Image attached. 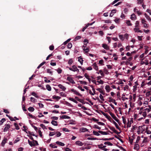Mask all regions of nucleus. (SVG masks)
I'll use <instances>...</instances> for the list:
<instances>
[{
  "instance_id": "nucleus-1",
  "label": "nucleus",
  "mask_w": 151,
  "mask_h": 151,
  "mask_svg": "<svg viewBox=\"0 0 151 151\" xmlns=\"http://www.w3.org/2000/svg\"><path fill=\"white\" fill-rule=\"evenodd\" d=\"M67 80L73 84H74L75 83L73 80V78L70 77H68L67 78Z\"/></svg>"
},
{
  "instance_id": "nucleus-2",
  "label": "nucleus",
  "mask_w": 151,
  "mask_h": 151,
  "mask_svg": "<svg viewBox=\"0 0 151 151\" xmlns=\"http://www.w3.org/2000/svg\"><path fill=\"white\" fill-rule=\"evenodd\" d=\"M6 127L4 129V132H6L8 129L10 128V124H5Z\"/></svg>"
},
{
  "instance_id": "nucleus-3",
  "label": "nucleus",
  "mask_w": 151,
  "mask_h": 151,
  "mask_svg": "<svg viewBox=\"0 0 151 151\" xmlns=\"http://www.w3.org/2000/svg\"><path fill=\"white\" fill-rule=\"evenodd\" d=\"M102 47L106 50H109V46L106 44H103L102 45Z\"/></svg>"
},
{
  "instance_id": "nucleus-4",
  "label": "nucleus",
  "mask_w": 151,
  "mask_h": 151,
  "mask_svg": "<svg viewBox=\"0 0 151 151\" xmlns=\"http://www.w3.org/2000/svg\"><path fill=\"white\" fill-rule=\"evenodd\" d=\"M58 86L59 87V88L62 89V90L63 91H65L66 89V88L63 86V85L61 84H59Z\"/></svg>"
},
{
  "instance_id": "nucleus-5",
  "label": "nucleus",
  "mask_w": 151,
  "mask_h": 151,
  "mask_svg": "<svg viewBox=\"0 0 151 151\" xmlns=\"http://www.w3.org/2000/svg\"><path fill=\"white\" fill-rule=\"evenodd\" d=\"M92 66L93 67V68L96 70H98V66L97 65V64L96 63H94L93 65Z\"/></svg>"
},
{
  "instance_id": "nucleus-6",
  "label": "nucleus",
  "mask_w": 151,
  "mask_h": 151,
  "mask_svg": "<svg viewBox=\"0 0 151 151\" xmlns=\"http://www.w3.org/2000/svg\"><path fill=\"white\" fill-rule=\"evenodd\" d=\"M113 123L115 125L116 128L118 129L119 130H121V128L119 126L117 123L115 122L114 120H113Z\"/></svg>"
},
{
  "instance_id": "nucleus-7",
  "label": "nucleus",
  "mask_w": 151,
  "mask_h": 151,
  "mask_svg": "<svg viewBox=\"0 0 151 151\" xmlns=\"http://www.w3.org/2000/svg\"><path fill=\"white\" fill-rule=\"evenodd\" d=\"M60 118L63 119H70V117L69 116H68L67 115H63L62 116H60Z\"/></svg>"
},
{
  "instance_id": "nucleus-8",
  "label": "nucleus",
  "mask_w": 151,
  "mask_h": 151,
  "mask_svg": "<svg viewBox=\"0 0 151 151\" xmlns=\"http://www.w3.org/2000/svg\"><path fill=\"white\" fill-rule=\"evenodd\" d=\"M7 140V139L6 138H5L2 142L1 143V146L3 147H4L5 145V144L6 142V141Z\"/></svg>"
},
{
  "instance_id": "nucleus-9",
  "label": "nucleus",
  "mask_w": 151,
  "mask_h": 151,
  "mask_svg": "<svg viewBox=\"0 0 151 151\" xmlns=\"http://www.w3.org/2000/svg\"><path fill=\"white\" fill-rule=\"evenodd\" d=\"M75 143L80 146H82L83 145V144L82 142L79 141H76Z\"/></svg>"
},
{
  "instance_id": "nucleus-10",
  "label": "nucleus",
  "mask_w": 151,
  "mask_h": 151,
  "mask_svg": "<svg viewBox=\"0 0 151 151\" xmlns=\"http://www.w3.org/2000/svg\"><path fill=\"white\" fill-rule=\"evenodd\" d=\"M137 17L134 14H132L131 17V19L133 20H134L136 19Z\"/></svg>"
},
{
  "instance_id": "nucleus-11",
  "label": "nucleus",
  "mask_w": 151,
  "mask_h": 151,
  "mask_svg": "<svg viewBox=\"0 0 151 151\" xmlns=\"http://www.w3.org/2000/svg\"><path fill=\"white\" fill-rule=\"evenodd\" d=\"M114 137H112L109 138H103L102 139H100V140H101L104 141H107V140H113L114 139Z\"/></svg>"
},
{
  "instance_id": "nucleus-12",
  "label": "nucleus",
  "mask_w": 151,
  "mask_h": 151,
  "mask_svg": "<svg viewBox=\"0 0 151 151\" xmlns=\"http://www.w3.org/2000/svg\"><path fill=\"white\" fill-rule=\"evenodd\" d=\"M80 131L82 132H85L88 131V130L85 128H82L80 129Z\"/></svg>"
},
{
  "instance_id": "nucleus-13",
  "label": "nucleus",
  "mask_w": 151,
  "mask_h": 151,
  "mask_svg": "<svg viewBox=\"0 0 151 151\" xmlns=\"http://www.w3.org/2000/svg\"><path fill=\"white\" fill-rule=\"evenodd\" d=\"M56 143L58 145H59L60 146H63L65 145V144L61 142H60L59 141H57L56 142Z\"/></svg>"
},
{
  "instance_id": "nucleus-14",
  "label": "nucleus",
  "mask_w": 151,
  "mask_h": 151,
  "mask_svg": "<svg viewBox=\"0 0 151 151\" xmlns=\"http://www.w3.org/2000/svg\"><path fill=\"white\" fill-rule=\"evenodd\" d=\"M72 68L73 69V70H74L73 72L77 71L78 72L79 71V70L77 68L76 66L75 65H73L72 66Z\"/></svg>"
},
{
  "instance_id": "nucleus-15",
  "label": "nucleus",
  "mask_w": 151,
  "mask_h": 151,
  "mask_svg": "<svg viewBox=\"0 0 151 151\" xmlns=\"http://www.w3.org/2000/svg\"><path fill=\"white\" fill-rule=\"evenodd\" d=\"M98 132L99 133L102 134L103 135H108V134H109V133H107L106 132H103V131H100V130L99 131H98Z\"/></svg>"
},
{
  "instance_id": "nucleus-16",
  "label": "nucleus",
  "mask_w": 151,
  "mask_h": 151,
  "mask_svg": "<svg viewBox=\"0 0 151 151\" xmlns=\"http://www.w3.org/2000/svg\"><path fill=\"white\" fill-rule=\"evenodd\" d=\"M96 90L98 91H99L100 93L102 94L103 95H104L105 94V93L104 92L101 90V89L99 88L96 89Z\"/></svg>"
},
{
  "instance_id": "nucleus-17",
  "label": "nucleus",
  "mask_w": 151,
  "mask_h": 151,
  "mask_svg": "<svg viewBox=\"0 0 151 151\" xmlns=\"http://www.w3.org/2000/svg\"><path fill=\"white\" fill-rule=\"evenodd\" d=\"M57 122L56 121L52 120L51 122V123L54 126H57L58 125Z\"/></svg>"
},
{
  "instance_id": "nucleus-18",
  "label": "nucleus",
  "mask_w": 151,
  "mask_h": 151,
  "mask_svg": "<svg viewBox=\"0 0 151 151\" xmlns=\"http://www.w3.org/2000/svg\"><path fill=\"white\" fill-rule=\"evenodd\" d=\"M109 113L114 119H116V117L115 116V115L114 114L112 113L111 111H109Z\"/></svg>"
},
{
  "instance_id": "nucleus-19",
  "label": "nucleus",
  "mask_w": 151,
  "mask_h": 151,
  "mask_svg": "<svg viewBox=\"0 0 151 151\" xmlns=\"http://www.w3.org/2000/svg\"><path fill=\"white\" fill-rule=\"evenodd\" d=\"M61 98V97L59 96H52V99H57L58 101Z\"/></svg>"
},
{
  "instance_id": "nucleus-20",
  "label": "nucleus",
  "mask_w": 151,
  "mask_h": 151,
  "mask_svg": "<svg viewBox=\"0 0 151 151\" xmlns=\"http://www.w3.org/2000/svg\"><path fill=\"white\" fill-rule=\"evenodd\" d=\"M69 99L71 101L76 104H77L78 103V102L76 100H75L74 99L72 98L69 97Z\"/></svg>"
},
{
  "instance_id": "nucleus-21",
  "label": "nucleus",
  "mask_w": 151,
  "mask_h": 151,
  "mask_svg": "<svg viewBox=\"0 0 151 151\" xmlns=\"http://www.w3.org/2000/svg\"><path fill=\"white\" fill-rule=\"evenodd\" d=\"M81 57H80L78 58V61L79 62H80V63H81V64L82 65L83 64V59L82 58H80Z\"/></svg>"
},
{
  "instance_id": "nucleus-22",
  "label": "nucleus",
  "mask_w": 151,
  "mask_h": 151,
  "mask_svg": "<svg viewBox=\"0 0 151 151\" xmlns=\"http://www.w3.org/2000/svg\"><path fill=\"white\" fill-rule=\"evenodd\" d=\"M109 128L110 130L113 131L114 133L115 132H116V130L114 127L109 126Z\"/></svg>"
},
{
  "instance_id": "nucleus-23",
  "label": "nucleus",
  "mask_w": 151,
  "mask_h": 151,
  "mask_svg": "<svg viewBox=\"0 0 151 151\" xmlns=\"http://www.w3.org/2000/svg\"><path fill=\"white\" fill-rule=\"evenodd\" d=\"M46 88L47 89L48 91H51V88L50 86L49 85H46Z\"/></svg>"
},
{
  "instance_id": "nucleus-24",
  "label": "nucleus",
  "mask_w": 151,
  "mask_h": 151,
  "mask_svg": "<svg viewBox=\"0 0 151 151\" xmlns=\"http://www.w3.org/2000/svg\"><path fill=\"white\" fill-rule=\"evenodd\" d=\"M28 110L30 111L33 112L34 111L35 109L32 107H30L28 108Z\"/></svg>"
},
{
  "instance_id": "nucleus-25",
  "label": "nucleus",
  "mask_w": 151,
  "mask_h": 151,
  "mask_svg": "<svg viewBox=\"0 0 151 151\" xmlns=\"http://www.w3.org/2000/svg\"><path fill=\"white\" fill-rule=\"evenodd\" d=\"M105 89L107 92H109L110 90V87L108 85H106L105 87Z\"/></svg>"
},
{
  "instance_id": "nucleus-26",
  "label": "nucleus",
  "mask_w": 151,
  "mask_h": 151,
  "mask_svg": "<svg viewBox=\"0 0 151 151\" xmlns=\"http://www.w3.org/2000/svg\"><path fill=\"white\" fill-rule=\"evenodd\" d=\"M74 94H76V95L80 96H82V95L80 93L78 92L76 90H75L74 92Z\"/></svg>"
},
{
  "instance_id": "nucleus-27",
  "label": "nucleus",
  "mask_w": 151,
  "mask_h": 151,
  "mask_svg": "<svg viewBox=\"0 0 151 151\" xmlns=\"http://www.w3.org/2000/svg\"><path fill=\"white\" fill-rule=\"evenodd\" d=\"M6 120V119L4 118H2L0 121V125L2 124L3 122Z\"/></svg>"
},
{
  "instance_id": "nucleus-28",
  "label": "nucleus",
  "mask_w": 151,
  "mask_h": 151,
  "mask_svg": "<svg viewBox=\"0 0 151 151\" xmlns=\"http://www.w3.org/2000/svg\"><path fill=\"white\" fill-rule=\"evenodd\" d=\"M104 144L106 145L109 146H112L113 145V144L109 142H105L104 143Z\"/></svg>"
},
{
  "instance_id": "nucleus-29",
  "label": "nucleus",
  "mask_w": 151,
  "mask_h": 151,
  "mask_svg": "<svg viewBox=\"0 0 151 151\" xmlns=\"http://www.w3.org/2000/svg\"><path fill=\"white\" fill-rule=\"evenodd\" d=\"M98 132H96L95 131H93V134L94 135H96V136H99L100 135V134Z\"/></svg>"
},
{
  "instance_id": "nucleus-30",
  "label": "nucleus",
  "mask_w": 151,
  "mask_h": 151,
  "mask_svg": "<svg viewBox=\"0 0 151 151\" xmlns=\"http://www.w3.org/2000/svg\"><path fill=\"white\" fill-rule=\"evenodd\" d=\"M56 133V137H58L60 136L61 135V134L59 132H56L55 134Z\"/></svg>"
},
{
  "instance_id": "nucleus-31",
  "label": "nucleus",
  "mask_w": 151,
  "mask_h": 151,
  "mask_svg": "<svg viewBox=\"0 0 151 151\" xmlns=\"http://www.w3.org/2000/svg\"><path fill=\"white\" fill-rule=\"evenodd\" d=\"M145 17L147 18V19H148V20L150 21H151V19L150 17L146 13H145Z\"/></svg>"
},
{
  "instance_id": "nucleus-32",
  "label": "nucleus",
  "mask_w": 151,
  "mask_h": 151,
  "mask_svg": "<svg viewBox=\"0 0 151 151\" xmlns=\"http://www.w3.org/2000/svg\"><path fill=\"white\" fill-rule=\"evenodd\" d=\"M81 38V36H76L74 40L75 41H76L80 39Z\"/></svg>"
},
{
  "instance_id": "nucleus-33",
  "label": "nucleus",
  "mask_w": 151,
  "mask_h": 151,
  "mask_svg": "<svg viewBox=\"0 0 151 151\" xmlns=\"http://www.w3.org/2000/svg\"><path fill=\"white\" fill-rule=\"evenodd\" d=\"M57 70L59 74L61 73L62 71V70L60 68H58Z\"/></svg>"
},
{
  "instance_id": "nucleus-34",
  "label": "nucleus",
  "mask_w": 151,
  "mask_h": 151,
  "mask_svg": "<svg viewBox=\"0 0 151 151\" xmlns=\"http://www.w3.org/2000/svg\"><path fill=\"white\" fill-rule=\"evenodd\" d=\"M14 125L15 126L16 129L17 130H19V127L17 123H14Z\"/></svg>"
},
{
  "instance_id": "nucleus-35",
  "label": "nucleus",
  "mask_w": 151,
  "mask_h": 151,
  "mask_svg": "<svg viewBox=\"0 0 151 151\" xmlns=\"http://www.w3.org/2000/svg\"><path fill=\"white\" fill-rule=\"evenodd\" d=\"M139 22L138 21H136L135 23V27L137 28L138 27H139Z\"/></svg>"
},
{
  "instance_id": "nucleus-36",
  "label": "nucleus",
  "mask_w": 151,
  "mask_h": 151,
  "mask_svg": "<svg viewBox=\"0 0 151 151\" xmlns=\"http://www.w3.org/2000/svg\"><path fill=\"white\" fill-rule=\"evenodd\" d=\"M72 45L71 43L69 42L68 45V48L69 49H70L72 47Z\"/></svg>"
},
{
  "instance_id": "nucleus-37",
  "label": "nucleus",
  "mask_w": 151,
  "mask_h": 151,
  "mask_svg": "<svg viewBox=\"0 0 151 151\" xmlns=\"http://www.w3.org/2000/svg\"><path fill=\"white\" fill-rule=\"evenodd\" d=\"M31 94L37 98H39V96L37 95L36 94L35 92H33L31 93Z\"/></svg>"
},
{
  "instance_id": "nucleus-38",
  "label": "nucleus",
  "mask_w": 151,
  "mask_h": 151,
  "mask_svg": "<svg viewBox=\"0 0 151 151\" xmlns=\"http://www.w3.org/2000/svg\"><path fill=\"white\" fill-rule=\"evenodd\" d=\"M104 72L106 74L108 75L109 74V73L108 72V70L106 68L104 69Z\"/></svg>"
},
{
  "instance_id": "nucleus-39",
  "label": "nucleus",
  "mask_w": 151,
  "mask_h": 151,
  "mask_svg": "<svg viewBox=\"0 0 151 151\" xmlns=\"http://www.w3.org/2000/svg\"><path fill=\"white\" fill-rule=\"evenodd\" d=\"M134 149L136 150H138L139 149V145L138 144H135L134 145Z\"/></svg>"
},
{
  "instance_id": "nucleus-40",
  "label": "nucleus",
  "mask_w": 151,
  "mask_h": 151,
  "mask_svg": "<svg viewBox=\"0 0 151 151\" xmlns=\"http://www.w3.org/2000/svg\"><path fill=\"white\" fill-rule=\"evenodd\" d=\"M55 132H50V133L49 134V136H52L55 134Z\"/></svg>"
},
{
  "instance_id": "nucleus-41",
  "label": "nucleus",
  "mask_w": 151,
  "mask_h": 151,
  "mask_svg": "<svg viewBox=\"0 0 151 151\" xmlns=\"http://www.w3.org/2000/svg\"><path fill=\"white\" fill-rule=\"evenodd\" d=\"M65 104L66 105H67L68 106L72 107V105L70 103H69V102H67V101H65Z\"/></svg>"
},
{
  "instance_id": "nucleus-42",
  "label": "nucleus",
  "mask_w": 151,
  "mask_h": 151,
  "mask_svg": "<svg viewBox=\"0 0 151 151\" xmlns=\"http://www.w3.org/2000/svg\"><path fill=\"white\" fill-rule=\"evenodd\" d=\"M73 63V61L72 59L71 58L69 60L68 63L69 65H71Z\"/></svg>"
},
{
  "instance_id": "nucleus-43",
  "label": "nucleus",
  "mask_w": 151,
  "mask_h": 151,
  "mask_svg": "<svg viewBox=\"0 0 151 151\" xmlns=\"http://www.w3.org/2000/svg\"><path fill=\"white\" fill-rule=\"evenodd\" d=\"M83 50L85 51L86 53H87L89 51V49L88 47H87L86 48H84Z\"/></svg>"
},
{
  "instance_id": "nucleus-44",
  "label": "nucleus",
  "mask_w": 151,
  "mask_h": 151,
  "mask_svg": "<svg viewBox=\"0 0 151 151\" xmlns=\"http://www.w3.org/2000/svg\"><path fill=\"white\" fill-rule=\"evenodd\" d=\"M119 37L121 40H124V37L123 35H119Z\"/></svg>"
},
{
  "instance_id": "nucleus-45",
  "label": "nucleus",
  "mask_w": 151,
  "mask_h": 151,
  "mask_svg": "<svg viewBox=\"0 0 151 151\" xmlns=\"http://www.w3.org/2000/svg\"><path fill=\"white\" fill-rule=\"evenodd\" d=\"M28 115L32 118L36 119V117L35 116H33L32 114H31L30 113H29Z\"/></svg>"
},
{
  "instance_id": "nucleus-46",
  "label": "nucleus",
  "mask_w": 151,
  "mask_h": 151,
  "mask_svg": "<svg viewBox=\"0 0 151 151\" xmlns=\"http://www.w3.org/2000/svg\"><path fill=\"white\" fill-rule=\"evenodd\" d=\"M79 82L81 84H83L84 85L87 84V83L85 81H79Z\"/></svg>"
},
{
  "instance_id": "nucleus-47",
  "label": "nucleus",
  "mask_w": 151,
  "mask_h": 151,
  "mask_svg": "<svg viewBox=\"0 0 151 151\" xmlns=\"http://www.w3.org/2000/svg\"><path fill=\"white\" fill-rule=\"evenodd\" d=\"M133 139H133L131 138L130 137H129V142H130V144L131 145L132 144V143H133Z\"/></svg>"
},
{
  "instance_id": "nucleus-48",
  "label": "nucleus",
  "mask_w": 151,
  "mask_h": 151,
  "mask_svg": "<svg viewBox=\"0 0 151 151\" xmlns=\"http://www.w3.org/2000/svg\"><path fill=\"white\" fill-rule=\"evenodd\" d=\"M71 39L69 38L66 41L64 42L63 44L64 45H66L68 43L70 40Z\"/></svg>"
},
{
  "instance_id": "nucleus-49",
  "label": "nucleus",
  "mask_w": 151,
  "mask_h": 151,
  "mask_svg": "<svg viewBox=\"0 0 151 151\" xmlns=\"http://www.w3.org/2000/svg\"><path fill=\"white\" fill-rule=\"evenodd\" d=\"M40 126L43 129H47V128H46V127L43 124H40Z\"/></svg>"
},
{
  "instance_id": "nucleus-50",
  "label": "nucleus",
  "mask_w": 151,
  "mask_h": 151,
  "mask_svg": "<svg viewBox=\"0 0 151 151\" xmlns=\"http://www.w3.org/2000/svg\"><path fill=\"white\" fill-rule=\"evenodd\" d=\"M47 73H49L51 74V75H52V72L51 71V70L50 69H47Z\"/></svg>"
},
{
  "instance_id": "nucleus-51",
  "label": "nucleus",
  "mask_w": 151,
  "mask_h": 151,
  "mask_svg": "<svg viewBox=\"0 0 151 151\" xmlns=\"http://www.w3.org/2000/svg\"><path fill=\"white\" fill-rule=\"evenodd\" d=\"M114 22L116 23H118L119 22L120 19L116 18L114 20Z\"/></svg>"
},
{
  "instance_id": "nucleus-52",
  "label": "nucleus",
  "mask_w": 151,
  "mask_h": 151,
  "mask_svg": "<svg viewBox=\"0 0 151 151\" xmlns=\"http://www.w3.org/2000/svg\"><path fill=\"white\" fill-rule=\"evenodd\" d=\"M126 22L128 26H131L132 25L130 20H127Z\"/></svg>"
},
{
  "instance_id": "nucleus-53",
  "label": "nucleus",
  "mask_w": 151,
  "mask_h": 151,
  "mask_svg": "<svg viewBox=\"0 0 151 151\" xmlns=\"http://www.w3.org/2000/svg\"><path fill=\"white\" fill-rule=\"evenodd\" d=\"M104 63V60H100L99 61V63L101 65H103L104 64H103Z\"/></svg>"
},
{
  "instance_id": "nucleus-54",
  "label": "nucleus",
  "mask_w": 151,
  "mask_h": 151,
  "mask_svg": "<svg viewBox=\"0 0 151 151\" xmlns=\"http://www.w3.org/2000/svg\"><path fill=\"white\" fill-rule=\"evenodd\" d=\"M87 139L88 140H95L97 139H98L96 138L88 137Z\"/></svg>"
},
{
  "instance_id": "nucleus-55",
  "label": "nucleus",
  "mask_w": 151,
  "mask_h": 151,
  "mask_svg": "<svg viewBox=\"0 0 151 151\" xmlns=\"http://www.w3.org/2000/svg\"><path fill=\"white\" fill-rule=\"evenodd\" d=\"M50 146L52 148H57V147L56 146H55L53 145L52 144H51L50 145Z\"/></svg>"
},
{
  "instance_id": "nucleus-56",
  "label": "nucleus",
  "mask_w": 151,
  "mask_h": 151,
  "mask_svg": "<svg viewBox=\"0 0 151 151\" xmlns=\"http://www.w3.org/2000/svg\"><path fill=\"white\" fill-rule=\"evenodd\" d=\"M49 49L51 50H53L54 49V46L53 45H51L49 47Z\"/></svg>"
},
{
  "instance_id": "nucleus-57",
  "label": "nucleus",
  "mask_w": 151,
  "mask_h": 151,
  "mask_svg": "<svg viewBox=\"0 0 151 151\" xmlns=\"http://www.w3.org/2000/svg\"><path fill=\"white\" fill-rule=\"evenodd\" d=\"M94 128H96V129H97L99 130H100L101 129V127H99L98 125H95L94 126Z\"/></svg>"
},
{
  "instance_id": "nucleus-58",
  "label": "nucleus",
  "mask_w": 151,
  "mask_h": 151,
  "mask_svg": "<svg viewBox=\"0 0 151 151\" xmlns=\"http://www.w3.org/2000/svg\"><path fill=\"white\" fill-rule=\"evenodd\" d=\"M51 118L52 119H54V120H57L58 119V117H56V116H55L52 117Z\"/></svg>"
},
{
  "instance_id": "nucleus-59",
  "label": "nucleus",
  "mask_w": 151,
  "mask_h": 151,
  "mask_svg": "<svg viewBox=\"0 0 151 151\" xmlns=\"http://www.w3.org/2000/svg\"><path fill=\"white\" fill-rule=\"evenodd\" d=\"M122 120H123V123L124 124H125L126 123V119L123 116H122Z\"/></svg>"
},
{
  "instance_id": "nucleus-60",
  "label": "nucleus",
  "mask_w": 151,
  "mask_h": 151,
  "mask_svg": "<svg viewBox=\"0 0 151 151\" xmlns=\"http://www.w3.org/2000/svg\"><path fill=\"white\" fill-rule=\"evenodd\" d=\"M97 123L100 125H102V126H104L105 125L104 123L100 122H97Z\"/></svg>"
},
{
  "instance_id": "nucleus-61",
  "label": "nucleus",
  "mask_w": 151,
  "mask_h": 151,
  "mask_svg": "<svg viewBox=\"0 0 151 151\" xmlns=\"http://www.w3.org/2000/svg\"><path fill=\"white\" fill-rule=\"evenodd\" d=\"M19 137H17L15 140L14 141V143H17V142H19Z\"/></svg>"
},
{
  "instance_id": "nucleus-62",
  "label": "nucleus",
  "mask_w": 151,
  "mask_h": 151,
  "mask_svg": "<svg viewBox=\"0 0 151 151\" xmlns=\"http://www.w3.org/2000/svg\"><path fill=\"white\" fill-rule=\"evenodd\" d=\"M63 131L65 132H69L70 130H69L68 129L64 128L63 129Z\"/></svg>"
},
{
  "instance_id": "nucleus-63",
  "label": "nucleus",
  "mask_w": 151,
  "mask_h": 151,
  "mask_svg": "<svg viewBox=\"0 0 151 151\" xmlns=\"http://www.w3.org/2000/svg\"><path fill=\"white\" fill-rule=\"evenodd\" d=\"M52 112L54 113L58 114L59 113V111H58L54 110L52 111Z\"/></svg>"
},
{
  "instance_id": "nucleus-64",
  "label": "nucleus",
  "mask_w": 151,
  "mask_h": 151,
  "mask_svg": "<svg viewBox=\"0 0 151 151\" xmlns=\"http://www.w3.org/2000/svg\"><path fill=\"white\" fill-rule=\"evenodd\" d=\"M88 27V25H86L82 29V31L84 32L85 30Z\"/></svg>"
}]
</instances>
